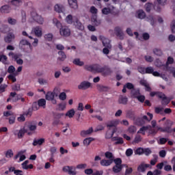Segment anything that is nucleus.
Returning <instances> with one entry per match:
<instances>
[{
	"label": "nucleus",
	"instance_id": "nucleus-1",
	"mask_svg": "<svg viewBox=\"0 0 175 175\" xmlns=\"http://www.w3.org/2000/svg\"><path fill=\"white\" fill-rule=\"evenodd\" d=\"M174 124V123L173 122V121L167 119L164 123V128L161 127L159 126H157V129L160 132L170 133L172 132V126H173Z\"/></svg>",
	"mask_w": 175,
	"mask_h": 175
},
{
	"label": "nucleus",
	"instance_id": "nucleus-2",
	"mask_svg": "<svg viewBox=\"0 0 175 175\" xmlns=\"http://www.w3.org/2000/svg\"><path fill=\"white\" fill-rule=\"evenodd\" d=\"M8 57L12 60L16 61L18 65H23V64H24V60L21 59L22 55L20 53H15L11 51L8 53Z\"/></svg>",
	"mask_w": 175,
	"mask_h": 175
},
{
	"label": "nucleus",
	"instance_id": "nucleus-3",
	"mask_svg": "<svg viewBox=\"0 0 175 175\" xmlns=\"http://www.w3.org/2000/svg\"><path fill=\"white\" fill-rule=\"evenodd\" d=\"M28 131L25 129V127L21 129L20 130H14L13 133L14 136H17L18 139H23L24 137V135L27 133Z\"/></svg>",
	"mask_w": 175,
	"mask_h": 175
},
{
	"label": "nucleus",
	"instance_id": "nucleus-4",
	"mask_svg": "<svg viewBox=\"0 0 175 175\" xmlns=\"http://www.w3.org/2000/svg\"><path fill=\"white\" fill-rule=\"evenodd\" d=\"M147 116H148V117H147ZM147 116H143L141 118H139V124L141 125L146 124V122H150V121H151L154 117L152 113L148 112L147 113Z\"/></svg>",
	"mask_w": 175,
	"mask_h": 175
},
{
	"label": "nucleus",
	"instance_id": "nucleus-5",
	"mask_svg": "<svg viewBox=\"0 0 175 175\" xmlns=\"http://www.w3.org/2000/svg\"><path fill=\"white\" fill-rule=\"evenodd\" d=\"M31 33L35 35L37 38H42L43 35L42 27L39 26L33 27Z\"/></svg>",
	"mask_w": 175,
	"mask_h": 175
},
{
	"label": "nucleus",
	"instance_id": "nucleus-6",
	"mask_svg": "<svg viewBox=\"0 0 175 175\" xmlns=\"http://www.w3.org/2000/svg\"><path fill=\"white\" fill-rule=\"evenodd\" d=\"M59 33L61 36H64L65 38H68V36H70V29L68 27V26H63L59 29Z\"/></svg>",
	"mask_w": 175,
	"mask_h": 175
},
{
	"label": "nucleus",
	"instance_id": "nucleus-7",
	"mask_svg": "<svg viewBox=\"0 0 175 175\" xmlns=\"http://www.w3.org/2000/svg\"><path fill=\"white\" fill-rule=\"evenodd\" d=\"M91 87H92V84L90 83V81H83L78 85V89L79 90H88V88H91Z\"/></svg>",
	"mask_w": 175,
	"mask_h": 175
},
{
	"label": "nucleus",
	"instance_id": "nucleus-8",
	"mask_svg": "<svg viewBox=\"0 0 175 175\" xmlns=\"http://www.w3.org/2000/svg\"><path fill=\"white\" fill-rule=\"evenodd\" d=\"M114 32L117 38H118V39H120V40H123V39L125 38V34L124 33V31H122V29H121V27H115Z\"/></svg>",
	"mask_w": 175,
	"mask_h": 175
},
{
	"label": "nucleus",
	"instance_id": "nucleus-9",
	"mask_svg": "<svg viewBox=\"0 0 175 175\" xmlns=\"http://www.w3.org/2000/svg\"><path fill=\"white\" fill-rule=\"evenodd\" d=\"M99 39L100 40H101L104 47H107V49H111V44H110V40H109V38L103 36H100Z\"/></svg>",
	"mask_w": 175,
	"mask_h": 175
},
{
	"label": "nucleus",
	"instance_id": "nucleus-10",
	"mask_svg": "<svg viewBox=\"0 0 175 175\" xmlns=\"http://www.w3.org/2000/svg\"><path fill=\"white\" fill-rule=\"evenodd\" d=\"M16 39V36L14 32H9L7 36L4 37V40L5 43H12V40Z\"/></svg>",
	"mask_w": 175,
	"mask_h": 175
},
{
	"label": "nucleus",
	"instance_id": "nucleus-11",
	"mask_svg": "<svg viewBox=\"0 0 175 175\" xmlns=\"http://www.w3.org/2000/svg\"><path fill=\"white\" fill-rule=\"evenodd\" d=\"M91 23L94 27H99L102 24V19L98 18L96 15H92L91 18Z\"/></svg>",
	"mask_w": 175,
	"mask_h": 175
},
{
	"label": "nucleus",
	"instance_id": "nucleus-12",
	"mask_svg": "<svg viewBox=\"0 0 175 175\" xmlns=\"http://www.w3.org/2000/svg\"><path fill=\"white\" fill-rule=\"evenodd\" d=\"M32 16L33 18L34 19V21H36L38 24L42 25L43 23H44V19L43 18V17H42V16L38 15L36 13H33Z\"/></svg>",
	"mask_w": 175,
	"mask_h": 175
},
{
	"label": "nucleus",
	"instance_id": "nucleus-13",
	"mask_svg": "<svg viewBox=\"0 0 175 175\" xmlns=\"http://www.w3.org/2000/svg\"><path fill=\"white\" fill-rule=\"evenodd\" d=\"M54 10L57 13H64L65 11V6L62 3H57L54 6Z\"/></svg>",
	"mask_w": 175,
	"mask_h": 175
},
{
	"label": "nucleus",
	"instance_id": "nucleus-14",
	"mask_svg": "<svg viewBox=\"0 0 175 175\" xmlns=\"http://www.w3.org/2000/svg\"><path fill=\"white\" fill-rule=\"evenodd\" d=\"M148 167H151V165L150 164L142 163L138 166L137 170L141 173H144V172L147 170Z\"/></svg>",
	"mask_w": 175,
	"mask_h": 175
},
{
	"label": "nucleus",
	"instance_id": "nucleus-15",
	"mask_svg": "<svg viewBox=\"0 0 175 175\" xmlns=\"http://www.w3.org/2000/svg\"><path fill=\"white\" fill-rule=\"evenodd\" d=\"M146 73L152 74L156 77H158L161 76V74H159V72H158L157 71H154V68H152V67L146 68Z\"/></svg>",
	"mask_w": 175,
	"mask_h": 175
},
{
	"label": "nucleus",
	"instance_id": "nucleus-16",
	"mask_svg": "<svg viewBox=\"0 0 175 175\" xmlns=\"http://www.w3.org/2000/svg\"><path fill=\"white\" fill-rule=\"evenodd\" d=\"M92 132H94V129H92V127H90L88 130L81 131L80 135L81 136H82V137H85L86 136H89V135H91Z\"/></svg>",
	"mask_w": 175,
	"mask_h": 175
},
{
	"label": "nucleus",
	"instance_id": "nucleus-17",
	"mask_svg": "<svg viewBox=\"0 0 175 175\" xmlns=\"http://www.w3.org/2000/svg\"><path fill=\"white\" fill-rule=\"evenodd\" d=\"M26 150H23L19 152L16 156L15 159H17V158H19L18 162H23V161H25L26 157L25 155L23 154L25 152Z\"/></svg>",
	"mask_w": 175,
	"mask_h": 175
},
{
	"label": "nucleus",
	"instance_id": "nucleus-18",
	"mask_svg": "<svg viewBox=\"0 0 175 175\" xmlns=\"http://www.w3.org/2000/svg\"><path fill=\"white\" fill-rule=\"evenodd\" d=\"M74 25L77 29H79V31H84V25H83V23H81V22L78 19H76L74 21Z\"/></svg>",
	"mask_w": 175,
	"mask_h": 175
},
{
	"label": "nucleus",
	"instance_id": "nucleus-19",
	"mask_svg": "<svg viewBox=\"0 0 175 175\" xmlns=\"http://www.w3.org/2000/svg\"><path fill=\"white\" fill-rule=\"evenodd\" d=\"M113 163V160L111 159H102L100 161V165H101V166H110V165H111Z\"/></svg>",
	"mask_w": 175,
	"mask_h": 175
},
{
	"label": "nucleus",
	"instance_id": "nucleus-20",
	"mask_svg": "<svg viewBox=\"0 0 175 175\" xmlns=\"http://www.w3.org/2000/svg\"><path fill=\"white\" fill-rule=\"evenodd\" d=\"M68 5L71 9H74L76 10L77 8H79V5H77V0H68Z\"/></svg>",
	"mask_w": 175,
	"mask_h": 175
},
{
	"label": "nucleus",
	"instance_id": "nucleus-21",
	"mask_svg": "<svg viewBox=\"0 0 175 175\" xmlns=\"http://www.w3.org/2000/svg\"><path fill=\"white\" fill-rule=\"evenodd\" d=\"M28 163H29V161L26 160L25 161H24L22 163V168L24 169L25 170H28V169H33V165H28Z\"/></svg>",
	"mask_w": 175,
	"mask_h": 175
},
{
	"label": "nucleus",
	"instance_id": "nucleus-22",
	"mask_svg": "<svg viewBox=\"0 0 175 175\" xmlns=\"http://www.w3.org/2000/svg\"><path fill=\"white\" fill-rule=\"evenodd\" d=\"M118 103H120V105H126L128 103V97L126 96H120Z\"/></svg>",
	"mask_w": 175,
	"mask_h": 175
},
{
	"label": "nucleus",
	"instance_id": "nucleus-23",
	"mask_svg": "<svg viewBox=\"0 0 175 175\" xmlns=\"http://www.w3.org/2000/svg\"><path fill=\"white\" fill-rule=\"evenodd\" d=\"M115 9L114 7L105 8L102 10V13L105 15L110 14V13H113V10Z\"/></svg>",
	"mask_w": 175,
	"mask_h": 175
},
{
	"label": "nucleus",
	"instance_id": "nucleus-24",
	"mask_svg": "<svg viewBox=\"0 0 175 175\" xmlns=\"http://www.w3.org/2000/svg\"><path fill=\"white\" fill-rule=\"evenodd\" d=\"M104 70L105 68H103V67L98 64H94L93 72H96L97 73H102V72H104Z\"/></svg>",
	"mask_w": 175,
	"mask_h": 175
},
{
	"label": "nucleus",
	"instance_id": "nucleus-25",
	"mask_svg": "<svg viewBox=\"0 0 175 175\" xmlns=\"http://www.w3.org/2000/svg\"><path fill=\"white\" fill-rule=\"evenodd\" d=\"M136 16L137 17V18H140V20H143V18H146V12H144V11L142 10H138L136 12Z\"/></svg>",
	"mask_w": 175,
	"mask_h": 175
},
{
	"label": "nucleus",
	"instance_id": "nucleus-26",
	"mask_svg": "<svg viewBox=\"0 0 175 175\" xmlns=\"http://www.w3.org/2000/svg\"><path fill=\"white\" fill-rule=\"evenodd\" d=\"M66 109V103H61L57 105L56 110L57 111H64Z\"/></svg>",
	"mask_w": 175,
	"mask_h": 175
},
{
	"label": "nucleus",
	"instance_id": "nucleus-27",
	"mask_svg": "<svg viewBox=\"0 0 175 175\" xmlns=\"http://www.w3.org/2000/svg\"><path fill=\"white\" fill-rule=\"evenodd\" d=\"M151 128V126H144L139 129L137 133H141V135H146V132Z\"/></svg>",
	"mask_w": 175,
	"mask_h": 175
},
{
	"label": "nucleus",
	"instance_id": "nucleus-28",
	"mask_svg": "<svg viewBox=\"0 0 175 175\" xmlns=\"http://www.w3.org/2000/svg\"><path fill=\"white\" fill-rule=\"evenodd\" d=\"M111 142H116L115 144H124V140L122 139V138L118 137H113L111 138Z\"/></svg>",
	"mask_w": 175,
	"mask_h": 175
},
{
	"label": "nucleus",
	"instance_id": "nucleus-29",
	"mask_svg": "<svg viewBox=\"0 0 175 175\" xmlns=\"http://www.w3.org/2000/svg\"><path fill=\"white\" fill-rule=\"evenodd\" d=\"M25 46H31V43H29V42H28L27 40H21L19 42V47H21V49H23Z\"/></svg>",
	"mask_w": 175,
	"mask_h": 175
},
{
	"label": "nucleus",
	"instance_id": "nucleus-30",
	"mask_svg": "<svg viewBox=\"0 0 175 175\" xmlns=\"http://www.w3.org/2000/svg\"><path fill=\"white\" fill-rule=\"evenodd\" d=\"M72 64H74V65H77V66H84V62L81 61L79 58L75 59Z\"/></svg>",
	"mask_w": 175,
	"mask_h": 175
},
{
	"label": "nucleus",
	"instance_id": "nucleus-31",
	"mask_svg": "<svg viewBox=\"0 0 175 175\" xmlns=\"http://www.w3.org/2000/svg\"><path fill=\"white\" fill-rule=\"evenodd\" d=\"M58 55L59 57H58L59 61H61L62 62H64L65 59H66V55L64 51H59Z\"/></svg>",
	"mask_w": 175,
	"mask_h": 175
},
{
	"label": "nucleus",
	"instance_id": "nucleus-32",
	"mask_svg": "<svg viewBox=\"0 0 175 175\" xmlns=\"http://www.w3.org/2000/svg\"><path fill=\"white\" fill-rule=\"evenodd\" d=\"M16 76H18V72L10 74V75H8V79L9 80H12V83H16V81H17V79H16Z\"/></svg>",
	"mask_w": 175,
	"mask_h": 175
},
{
	"label": "nucleus",
	"instance_id": "nucleus-33",
	"mask_svg": "<svg viewBox=\"0 0 175 175\" xmlns=\"http://www.w3.org/2000/svg\"><path fill=\"white\" fill-rule=\"evenodd\" d=\"M140 95V90L133 89L131 90L132 98H137Z\"/></svg>",
	"mask_w": 175,
	"mask_h": 175
},
{
	"label": "nucleus",
	"instance_id": "nucleus-34",
	"mask_svg": "<svg viewBox=\"0 0 175 175\" xmlns=\"http://www.w3.org/2000/svg\"><path fill=\"white\" fill-rule=\"evenodd\" d=\"M146 21L148 23H150V25H154L155 24V18H154V16L152 15H149L146 17Z\"/></svg>",
	"mask_w": 175,
	"mask_h": 175
},
{
	"label": "nucleus",
	"instance_id": "nucleus-35",
	"mask_svg": "<svg viewBox=\"0 0 175 175\" xmlns=\"http://www.w3.org/2000/svg\"><path fill=\"white\" fill-rule=\"evenodd\" d=\"M98 91H100L101 92H107V91H109V90H110V88H109L108 86H105V85H98Z\"/></svg>",
	"mask_w": 175,
	"mask_h": 175
},
{
	"label": "nucleus",
	"instance_id": "nucleus-36",
	"mask_svg": "<svg viewBox=\"0 0 175 175\" xmlns=\"http://www.w3.org/2000/svg\"><path fill=\"white\" fill-rule=\"evenodd\" d=\"M38 105L39 107H43V109L46 108V100L44 98H41L38 100Z\"/></svg>",
	"mask_w": 175,
	"mask_h": 175
},
{
	"label": "nucleus",
	"instance_id": "nucleus-37",
	"mask_svg": "<svg viewBox=\"0 0 175 175\" xmlns=\"http://www.w3.org/2000/svg\"><path fill=\"white\" fill-rule=\"evenodd\" d=\"M94 142V138L92 137H88L83 140V145L86 147H88L89 144H91V142Z\"/></svg>",
	"mask_w": 175,
	"mask_h": 175
},
{
	"label": "nucleus",
	"instance_id": "nucleus-38",
	"mask_svg": "<svg viewBox=\"0 0 175 175\" xmlns=\"http://www.w3.org/2000/svg\"><path fill=\"white\" fill-rule=\"evenodd\" d=\"M65 21L67 24H73V16L72 14H68L66 17Z\"/></svg>",
	"mask_w": 175,
	"mask_h": 175
},
{
	"label": "nucleus",
	"instance_id": "nucleus-39",
	"mask_svg": "<svg viewBox=\"0 0 175 175\" xmlns=\"http://www.w3.org/2000/svg\"><path fill=\"white\" fill-rule=\"evenodd\" d=\"M44 143V139L41 138L40 139H34L33 142V146H41V144H43Z\"/></svg>",
	"mask_w": 175,
	"mask_h": 175
},
{
	"label": "nucleus",
	"instance_id": "nucleus-40",
	"mask_svg": "<svg viewBox=\"0 0 175 175\" xmlns=\"http://www.w3.org/2000/svg\"><path fill=\"white\" fill-rule=\"evenodd\" d=\"M1 13H9L10 12V7L8 5H3L1 8Z\"/></svg>",
	"mask_w": 175,
	"mask_h": 175
},
{
	"label": "nucleus",
	"instance_id": "nucleus-41",
	"mask_svg": "<svg viewBox=\"0 0 175 175\" xmlns=\"http://www.w3.org/2000/svg\"><path fill=\"white\" fill-rule=\"evenodd\" d=\"M46 100H53L54 99V93L51 92H49L46 95Z\"/></svg>",
	"mask_w": 175,
	"mask_h": 175
},
{
	"label": "nucleus",
	"instance_id": "nucleus-42",
	"mask_svg": "<svg viewBox=\"0 0 175 175\" xmlns=\"http://www.w3.org/2000/svg\"><path fill=\"white\" fill-rule=\"evenodd\" d=\"M140 83L142 84V85H144L146 88V91H151V88H150V85H148V83H147L146 81H141Z\"/></svg>",
	"mask_w": 175,
	"mask_h": 175
},
{
	"label": "nucleus",
	"instance_id": "nucleus-43",
	"mask_svg": "<svg viewBox=\"0 0 175 175\" xmlns=\"http://www.w3.org/2000/svg\"><path fill=\"white\" fill-rule=\"evenodd\" d=\"M75 109H72L70 110H69L66 113V117H69V118H73V116H75Z\"/></svg>",
	"mask_w": 175,
	"mask_h": 175
},
{
	"label": "nucleus",
	"instance_id": "nucleus-44",
	"mask_svg": "<svg viewBox=\"0 0 175 175\" xmlns=\"http://www.w3.org/2000/svg\"><path fill=\"white\" fill-rule=\"evenodd\" d=\"M122 170V165H115L113 167V172L114 173H120Z\"/></svg>",
	"mask_w": 175,
	"mask_h": 175
},
{
	"label": "nucleus",
	"instance_id": "nucleus-45",
	"mask_svg": "<svg viewBox=\"0 0 175 175\" xmlns=\"http://www.w3.org/2000/svg\"><path fill=\"white\" fill-rule=\"evenodd\" d=\"M113 135H114V131H111V130H108L105 135V138L106 139H111V137H113Z\"/></svg>",
	"mask_w": 175,
	"mask_h": 175
},
{
	"label": "nucleus",
	"instance_id": "nucleus-46",
	"mask_svg": "<svg viewBox=\"0 0 175 175\" xmlns=\"http://www.w3.org/2000/svg\"><path fill=\"white\" fill-rule=\"evenodd\" d=\"M142 135L137 134L135 137V139L133 140V143H135L136 144L140 143L142 142Z\"/></svg>",
	"mask_w": 175,
	"mask_h": 175
},
{
	"label": "nucleus",
	"instance_id": "nucleus-47",
	"mask_svg": "<svg viewBox=\"0 0 175 175\" xmlns=\"http://www.w3.org/2000/svg\"><path fill=\"white\" fill-rule=\"evenodd\" d=\"M153 158L154 159L150 161V165L152 166H154L157 163V162H158V155L153 154Z\"/></svg>",
	"mask_w": 175,
	"mask_h": 175
},
{
	"label": "nucleus",
	"instance_id": "nucleus-48",
	"mask_svg": "<svg viewBox=\"0 0 175 175\" xmlns=\"http://www.w3.org/2000/svg\"><path fill=\"white\" fill-rule=\"evenodd\" d=\"M11 3L14 6H20L23 4V1L21 0H12Z\"/></svg>",
	"mask_w": 175,
	"mask_h": 175
},
{
	"label": "nucleus",
	"instance_id": "nucleus-49",
	"mask_svg": "<svg viewBox=\"0 0 175 175\" xmlns=\"http://www.w3.org/2000/svg\"><path fill=\"white\" fill-rule=\"evenodd\" d=\"M152 8H154V5L152 3H148L145 5V9L148 12H151Z\"/></svg>",
	"mask_w": 175,
	"mask_h": 175
},
{
	"label": "nucleus",
	"instance_id": "nucleus-50",
	"mask_svg": "<svg viewBox=\"0 0 175 175\" xmlns=\"http://www.w3.org/2000/svg\"><path fill=\"white\" fill-rule=\"evenodd\" d=\"M44 39L47 42H51L53 40V33H47L44 35Z\"/></svg>",
	"mask_w": 175,
	"mask_h": 175
},
{
	"label": "nucleus",
	"instance_id": "nucleus-51",
	"mask_svg": "<svg viewBox=\"0 0 175 175\" xmlns=\"http://www.w3.org/2000/svg\"><path fill=\"white\" fill-rule=\"evenodd\" d=\"M137 131V129L135 126H130L128 129V132L129 133H135Z\"/></svg>",
	"mask_w": 175,
	"mask_h": 175
},
{
	"label": "nucleus",
	"instance_id": "nucleus-52",
	"mask_svg": "<svg viewBox=\"0 0 175 175\" xmlns=\"http://www.w3.org/2000/svg\"><path fill=\"white\" fill-rule=\"evenodd\" d=\"M105 157L107 158V159H111L112 162L114 161V157L113 156V153L110 152H107L105 153Z\"/></svg>",
	"mask_w": 175,
	"mask_h": 175
},
{
	"label": "nucleus",
	"instance_id": "nucleus-53",
	"mask_svg": "<svg viewBox=\"0 0 175 175\" xmlns=\"http://www.w3.org/2000/svg\"><path fill=\"white\" fill-rule=\"evenodd\" d=\"M144 148H138L135 151V154L136 155H142V154H144Z\"/></svg>",
	"mask_w": 175,
	"mask_h": 175
},
{
	"label": "nucleus",
	"instance_id": "nucleus-54",
	"mask_svg": "<svg viewBox=\"0 0 175 175\" xmlns=\"http://www.w3.org/2000/svg\"><path fill=\"white\" fill-rule=\"evenodd\" d=\"M113 162H114L116 166H122L121 163H122V161L120 158L113 159Z\"/></svg>",
	"mask_w": 175,
	"mask_h": 175
},
{
	"label": "nucleus",
	"instance_id": "nucleus-55",
	"mask_svg": "<svg viewBox=\"0 0 175 175\" xmlns=\"http://www.w3.org/2000/svg\"><path fill=\"white\" fill-rule=\"evenodd\" d=\"M152 151H151V149L150 148H144V154L148 157V155H150L152 154Z\"/></svg>",
	"mask_w": 175,
	"mask_h": 175
},
{
	"label": "nucleus",
	"instance_id": "nucleus-56",
	"mask_svg": "<svg viewBox=\"0 0 175 175\" xmlns=\"http://www.w3.org/2000/svg\"><path fill=\"white\" fill-rule=\"evenodd\" d=\"M16 72V68H14V66H10L8 69V72L10 73L11 75H13Z\"/></svg>",
	"mask_w": 175,
	"mask_h": 175
},
{
	"label": "nucleus",
	"instance_id": "nucleus-57",
	"mask_svg": "<svg viewBox=\"0 0 175 175\" xmlns=\"http://www.w3.org/2000/svg\"><path fill=\"white\" fill-rule=\"evenodd\" d=\"M133 116H135V113L133 111L129 110L126 111V117H127V118H132Z\"/></svg>",
	"mask_w": 175,
	"mask_h": 175
},
{
	"label": "nucleus",
	"instance_id": "nucleus-58",
	"mask_svg": "<svg viewBox=\"0 0 175 175\" xmlns=\"http://www.w3.org/2000/svg\"><path fill=\"white\" fill-rule=\"evenodd\" d=\"M8 21L11 25H15L17 23V21L13 18H8Z\"/></svg>",
	"mask_w": 175,
	"mask_h": 175
},
{
	"label": "nucleus",
	"instance_id": "nucleus-59",
	"mask_svg": "<svg viewBox=\"0 0 175 175\" xmlns=\"http://www.w3.org/2000/svg\"><path fill=\"white\" fill-rule=\"evenodd\" d=\"M153 53L156 55H159V56L162 55V54H163L162 53V51L161 49H153Z\"/></svg>",
	"mask_w": 175,
	"mask_h": 175
},
{
	"label": "nucleus",
	"instance_id": "nucleus-60",
	"mask_svg": "<svg viewBox=\"0 0 175 175\" xmlns=\"http://www.w3.org/2000/svg\"><path fill=\"white\" fill-rule=\"evenodd\" d=\"M85 69L89 72H94V65H86Z\"/></svg>",
	"mask_w": 175,
	"mask_h": 175
},
{
	"label": "nucleus",
	"instance_id": "nucleus-61",
	"mask_svg": "<svg viewBox=\"0 0 175 175\" xmlns=\"http://www.w3.org/2000/svg\"><path fill=\"white\" fill-rule=\"evenodd\" d=\"M170 29L172 33H175V20L172 21L170 24Z\"/></svg>",
	"mask_w": 175,
	"mask_h": 175
},
{
	"label": "nucleus",
	"instance_id": "nucleus-62",
	"mask_svg": "<svg viewBox=\"0 0 175 175\" xmlns=\"http://www.w3.org/2000/svg\"><path fill=\"white\" fill-rule=\"evenodd\" d=\"M144 58L146 62H152V61H154V57L150 55H146Z\"/></svg>",
	"mask_w": 175,
	"mask_h": 175
},
{
	"label": "nucleus",
	"instance_id": "nucleus-63",
	"mask_svg": "<svg viewBox=\"0 0 175 175\" xmlns=\"http://www.w3.org/2000/svg\"><path fill=\"white\" fill-rule=\"evenodd\" d=\"M159 155L161 158H165V157H166V150H160L159 152Z\"/></svg>",
	"mask_w": 175,
	"mask_h": 175
},
{
	"label": "nucleus",
	"instance_id": "nucleus-64",
	"mask_svg": "<svg viewBox=\"0 0 175 175\" xmlns=\"http://www.w3.org/2000/svg\"><path fill=\"white\" fill-rule=\"evenodd\" d=\"M68 174L76 175V171L75 170V167H70V170H68Z\"/></svg>",
	"mask_w": 175,
	"mask_h": 175
}]
</instances>
